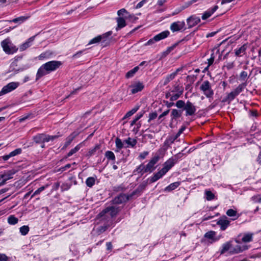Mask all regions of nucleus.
Here are the masks:
<instances>
[{"mask_svg":"<svg viewBox=\"0 0 261 261\" xmlns=\"http://www.w3.org/2000/svg\"><path fill=\"white\" fill-rule=\"evenodd\" d=\"M125 190V188L122 184L119 185V186H114L113 188V191L114 192H116L124 191Z\"/></svg>","mask_w":261,"mask_h":261,"instance_id":"obj_54","label":"nucleus"},{"mask_svg":"<svg viewBox=\"0 0 261 261\" xmlns=\"http://www.w3.org/2000/svg\"><path fill=\"white\" fill-rule=\"evenodd\" d=\"M115 143L117 149L115 151L116 152H119V150L123 147V143L122 142L121 140L118 137L116 138Z\"/></svg>","mask_w":261,"mask_h":261,"instance_id":"obj_41","label":"nucleus"},{"mask_svg":"<svg viewBox=\"0 0 261 261\" xmlns=\"http://www.w3.org/2000/svg\"><path fill=\"white\" fill-rule=\"evenodd\" d=\"M205 194L206 199L208 201L212 200L215 198V195L210 191H206Z\"/></svg>","mask_w":261,"mask_h":261,"instance_id":"obj_55","label":"nucleus"},{"mask_svg":"<svg viewBox=\"0 0 261 261\" xmlns=\"http://www.w3.org/2000/svg\"><path fill=\"white\" fill-rule=\"evenodd\" d=\"M148 179L147 180L143 181L140 185L138 187V188L142 192L146 187L148 184Z\"/></svg>","mask_w":261,"mask_h":261,"instance_id":"obj_62","label":"nucleus"},{"mask_svg":"<svg viewBox=\"0 0 261 261\" xmlns=\"http://www.w3.org/2000/svg\"><path fill=\"white\" fill-rule=\"evenodd\" d=\"M216 235V232L214 231H209L206 232L204 234V237L205 238L211 239L213 240L214 241H216L217 240V239H215L214 237Z\"/></svg>","mask_w":261,"mask_h":261,"instance_id":"obj_42","label":"nucleus"},{"mask_svg":"<svg viewBox=\"0 0 261 261\" xmlns=\"http://www.w3.org/2000/svg\"><path fill=\"white\" fill-rule=\"evenodd\" d=\"M81 148V144L77 145L74 148L70 150V151L67 153L66 158L71 156L73 154L78 151Z\"/></svg>","mask_w":261,"mask_h":261,"instance_id":"obj_46","label":"nucleus"},{"mask_svg":"<svg viewBox=\"0 0 261 261\" xmlns=\"http://www.w3.org/2000/svg\"><path fill=\"white\" fill-rule=\"evenodd\" d=\"M171 92H172V93H178L179 94H183L184 87L179 84L175 85L173 86V89L171 90Z\"/></svg>","mask_w":261,"mask_h":261,"instance_id":"obj_38","label":"nucleus"},{"mask_svg":"<svg viewBox=\"0 0 261 261\" xmlns=\"http://www.w3.org/2000/svg\"><path fill=\"white\" fill-rule=\"evenodd\" d=\"M139 66H136L132 70L128 71L125 75V77L127 79H129L132 77L134 76L135 73L139 70Z\"/></svg>","mask_w":261,"mask_h":261,"instance_id":"obj_39","label":"nucleus"},{"mask_svg":"<svg viewBox=\"0 0 261 261\" xmlns=\"http://www.w3.org/2000/svg\"><path fill=\"white\" fill-rule=\"evenodd\" d=\"M186 149V147L184 150H182L181 152H180L171 157V158L173 159V160L175 163V164L177 163L178 160L181 159L182 157L185 154V153H183V151Z\"/></svg>","mask_w":261,"mask_h":261,"instance_id":"obj_43","label":"nucleus"},{"mask_svg":"<svg viewBox=\"0 0 261 261\" xmlns=\"http://www.w3.org/2000/svg\"><path fill=\"white\" fill-rule=\"evenodd\" d=\"M180 182L179 181L173 182V183L170 184L167 187H166L165 188L164 191L166 192H171V191L175 190L176 188H177L180 185Z\"/></svg>","mask_w":261,"mask_h":261,"instance_id":"obj_33","label":"nucleus"},{"mask_svg":"<svg viewBox=\"0 0 261 261\" xmlns=\"http://www.w3.org/2000/svg\"><path fill=\"white\" fill-rule=\"evenodd\" d=\"M226 214L228 217H232L231 218L232 220H237L240 216L239 214H238L237 211L231 208L228 209L226 211Z\"/></svg>","mask_w":261,"mask_h":261,"instance_id":"obj_29","label":"nucleus"},{"mask_svg":"<svg viewBox=\"0 0 261 261\" xmlns=\"http://www.w3.org/2000/svg\"><path fill=\"white\" fill-rule=\"evenodd\" d=\"M105 156L109 160L115 161V155L112 151H107L105 153Z\"/></svg>","mask_w":261,"mask_h":261,"instance_id":"obj_49","label":"nucleus"},{"mask_svg":"<svg viewBox=\"0 0 261 261\" xmlns=\"http://www.w3.org/2000/svg\"><path fill=\"white\" fill-rule=\"evenodd\" d=\"M170 35V32L168 30H166L161 32L160 33L155 35L154 37L156 42L160 41L163 39H164L168 37Z\"/></svg>","mask_w":261,"mask_h":261,"instance_id":"obj_25","label":"nucleus"},{"mask_svg":"<svg viewBox=\"0 0 261 261\" xmlns=\"http://www.w3.org/2000/svg\"><path fill=\"white\" fill-rule=\"evenodd\" d=\"M101 145L99 144H96L93 148L89 149L88 152L86 154V157L89 158L92 155L95 154L96 152L98 153H101L102 150H101Z\"/></svg>","mask_w":261,"mask_h":261,"instance_id":"obj_19","label":"nucleus"},{"mask_svg":"<svg viewBox=\"0 0 261 261\" xmlns=\"http://www.w3.org/2000/svg\"><path fill=\"white\" fill-rule=\"evenodd\" d=\"M200 89L201 90L205 96L209 99L210 102L212 101L213 99L214 91L212 89L211 84L208 81H204L203 82L200 87Z\"/></svg>","mask_w":261,"mask_h":261,"instance_id":"obj_4","label":"nucleus"},{"mask_svg":"<svg viewBox=\"0 0 261 261\" xmlns=\"http://www.w3.org/2000/svg\"><path fill=\"white\" fill-rule=\"evenodd\" d=\"M166 173V172L162 169L158 172L154 173L152 176L149 178L148 180H149V183H153L162 178Z\"/></svg>","mask_w":261,"mask_h":261,"instance_id":"obj_17","label":"nucleus"},{"mask_svg":"<svg viewBox=\"0 0 261 261\" xmlns=\"http://www.w3.org/2000/svg\"><path fill=\"white\" fill-rule=\"evenodd\" d=\"M47 187V185H46V186H42L38 188L32 194V195L31 196V198H33L34 196L39 194L41 192L44 190Z\"/></svg>","mask_w":261,"mask_h":261,"instance_id":"obj_56","label":"nucleus"},{"mask_svg":"<svg viewBox=\"0 0 261 261\" xmlns=\"http://www.w3.org/2000/svg\"><path fill=\"white\" fill-rule=\"evenodd\" d=\"M130 199V198L129 197V195L121 193L115 197L112 201L114 204H119L123 202H126Z\"/></svg>","mask_w":261,"mask_h":261,"instance_id":"obj_9","label":"nucleus"},{"mask_svg":"<svg viewBox=\"0 0 261 261\" xmlns=\"http://www.w3.org/2000/svg\"><path fill=\"white\" fill-rule=\"evenodd\" d=\"M252 200L255 203H261V195H257L251 197Z\"/></svg>","mask_w":261,"mask_h":261,"instance_id":"obj_61","label":"nucleus"},{"mask_svg":"<svg viewBox=\"0 0 261 261\" xmlns=\"http://www.w3.org/2000/svg\"><path fill=\"white\" fill-rule=\"evenodd\" d=\"M175 164V163L173 161V159L170 158L164 163L162 169L167 173L174 166Z\"/></svg>","mask_w":261,"mask_h":261,"instance_id":"obj_21","label":"nucleus"},{"mask_svg":"<svg viewBox=\"0 0 261 261\" xmlns=\"http://www.w3.org/2000/svg\"><path fill=\"white\" fill-rule=\"evenodd\" d=\"M33 140L36 144H43L45 142H47L46 134H38L33 137Z\"/></svg>","mask_w":261,"mask_h":261,"instance_id":"obj_14","label":"nucleus"},{"mask_svg":"<svg viewBox=\"0 0 261 261\" xmlns=\"http://www.w3.org/2000/svg\"><path fill=\"white\" fill-rule=\"evenodd\" d=\"M214 50V49L212 50L213 53L211 55V58L207 60L208 67L212 65L214 63L215 58Z\"/></svg>","mask_w":261,"mask_h":261,"instance_id":"obj_58","label":"nucleus"},{"mask_svg":"<svg viewBox=\"0 0 261 261\" xmlns=\"http://www.w3.org/2000/svg\"><path fill=\"white\" fill-rule=\"evenodd\" d=\"M132 87L131 93L132 94H135L138 92L141 91L144 87V85L142 83L138 82L135 84L130 86Z\"/></svg>","mask_w":261,"mask_h":261,"instance_id":"obj_20","label":"nucleus"},{"mask_svg":"<svg viewBox=\"0 0 261 261\" xmlns=\"http://www.w3.org/2000/svg\"><path fill=\"white\" fill-rule=\"evenodd\" d=\"M248 249V247L245 245L239 244L234 247L231 246V249L230 251V254H238Z\"/></svg>","mask_w":261,"mask_h":261,"instance_id":"obj_15","label":"nucleus"},{"mask_svg":"<svg viewBox=\"0 0 261 261\" xmlns=\"http://www.w3.org/2000/svg\"><path fill=\"white\" fill-rule=\"evenodd\" d=\"M142 192L138 188H137L135 190H134L133 192H132L130 194H128L129 195V198L131 199H132L133 198V197L135 195H139L141 193H142Z\"/></svg>","mask_w":261,"mask_h":261,"instance_id":"obj_57","label":"nucleus"},{"mask_svg":"<svg viewBox=\"0 0 261 261\" xmlns=\"http://www.w3.org/2000/svg\"><path fill=\"white\" fill-rule=\"evenodd\" d=\"M117 14L119 17L127 19L128 17V12L124 8H123L118 11Z\"/></svg>","mask_w":261,"mask_h":261,"instance_id":"obj_44","label":"nucleus"},{"mask_svg":"<svg viewBox=\"0 0 261 261\" xmlns=\"http://www.w3.org/2000/svg\"><path fill=\"white\" fill-rule=\"evenodd\" d=\"M182 113V110L172 109L170 115L171 120H176L177 118L181 116Z\"/></svg>","mask_w":261,"mask_h":261,"instance_id":"obj_26","label":"nucleus"},{"mask_svg":"<svg viewBox=\"0 0 261 261\" xmlns=\"http://www.w3.org/2000/svg\"><path fill=\"white\" fill-rule=\"evenodd\" d=\"M123 142L127 144V147L130 146L131 147H135L137 143V141L136 139H132L130 137L124 140Z\"/></svg>","mask_w":261,"mask_h":261,"instance_id":"obj_36","label":"nucleus"},{"mask_svg":"<svg viewBox=\"0 0 261 261\" xmlns=\"http://www.w3.org/2000/svg\"><path fill=\"white\" fill-rule=\"evenodd\" d=\"M185 22L184 21H176L172 23L170 25V29L173 32L181 31L182 30H185Z\"/></svg>","mask_w":261,"mask_h":261,"instance_id":"obj_8","label":"nucleus"},{"mask_svg":"<svg viewBox=\"0 0 261 261\" xmlns=\"http://www.w3.org/2000/svg\"><path fill=\"white\" fill-rule=\"evenodd\" d=\"M200 18L195 15H192L187 19L188 28L194 27L200 22Z\"/></svg>","mask_w":261,"mask_h":261,"instance_id":"obj_12","label":"nucleus"},{"mask_svg":"<svg viewBox=\"0 0 261 261\" xmlns=\"http://www.w3.org/2000/svg\"><path fill=\"white\" fill-rule=\"evenodd\" d=\"M18 222L17 218L15 217L14 215H10L8 218V223L10 225H15Z\"/></svg>","mask_w":261,"mask_h":261,"instance_id":"obj_45","label":"nucleus"},{"mask_svg":"<svg viewBox=\"0 0 261 261\" xmlns=\"http://www.w3.org/2000/svg\"><path fill=\"white\" fill-rule=\"evenodd\" d=\"M253 233H245L242 238V241L244 243L250 242L252 241Z\"/></svg>","mask_w":261,"mask_h":261,"instance_id":"obj_37","label":"nucleus"},{"mask_svg":"<svg viewBox=\"0 0 261 261\" xmlns=\"http://www.w3.org/2000/svg\"><path fill=\"white\" fill-rule=\"evenodd\" d=\"M34 37H30L28 40L20 46V50L23 51L30 46L31 42L34 40Z\"/></svg>","mask_w":261,"mask_h":261,"instance_id":"obj_34","label":"nucleus"},{"mask_svg":"<svg viewBox=\"0 0 261 261\" xmlns=\"http://www.w3.org/2000/svg\"><path fill=\"white\" fill-rule=\"evenodd\" d=\"M79 135V133L76 132H74L72 133L66 139V142L64 144V145L63 147V149L66 148L68 146L73 139Z\"/></svg>","mask_w":261,"mask_h":261,"instance_id":"obj_22","label":"nucleus"},{"mask_svg":"<svg viewBox=\"0 0 261 261\" xmlns=\"http://www.w3.org/2000/svg\"><path fill=\"white\" fill-rule=\"evenodd\" d=\"M139 106H137L133 108L130 111L127 112L124 117V118H128L135 114L139 109Z\"/></svg>","mask_w":261,"mask_h":261,"instance_id":"obj_47","label":"nucleus"},{"mask_svg":"<svg viewBox=\"0 0 261 261\" xmlns=\"http://www.w3.org/2000/svg\"><path fill=\"white\" fill-rule=\"evenodd\" d=\"M145 165L144 164H140L139 166H138L135 170L133 171V173L136 174V173H140L141 175H142L145 173H147V172H145Z\"/></svg>","mask_w":261,"mask_h":261,"instance_id":"obj_35","label":"nucleus"},{"mask_svg":"<svg viewBox=\"0 0 261 261\" xmlns=\"http://www.w3.org/2000/svg\"><path fill=\"white\" fill-rule=\"evenodd\" d=\"M158 116V114L156 112L150 113L149 115V119L148 122H149L151 120L155 119Z\"/></svg>","mask_w":261,"mask_h":261,"instance_id":"obj_63","label":"nucleus"},{"mask_svg":"<svg viewBox=\"0 0 261 261\" xmlns=\"http://www.w3.org/2000/svg\"><path fill=\"white\" fill-rule=\"evenodd\" d=\"M231 242L229 241L224 244H223L222 246L221 250H220L221 254H224L226 251L231 250Z\"/></svg>","mask_w":261,"mask_h":261,"instance_id":"obj_30","label":"nucleus"},{"mask_svg":"<svg viewBox=\"0 0 261 261\" xmlns=\"http://www.w3.org/2000/svg\"><path fill=\"white\" fill-rule=\"evenodd\" d=\"M120 211V207L110 206L102 210L97 216L99 218H101V220H111L113 221V218L115 217Z\"/></svg>","mask_w":261,"mask_h":261,"instance_id":"obj_1","label":"nucleus"},{"mask_svg":"<svg viewBox=\"0 0 261 261\" xmlns=\"http://www.w3.org/2000/svg\"><path fill=\"white\" fill-rule=\"evenodd\" d=\"M49 73L48 71H47L46 69H45L44 64H43L38 70L37 74H36V81L38 80L39 79H40L41 77H42L44 75H45Z\"/></svg>","mask_w":261,"mask_h":261,"instance_id":"obj_24","label":"nucleus"},{"mask_svg":"<svg viewBox=\"0 0 261 261\" xmlns=\"http://www.w3.org/2000/svg\"><path fill=\"white\" fill-rule=\"evenodd\" d=\"M155 42H156V41L154 37H153L152 38L149 39L147 42H146L144 44V45L145 46L151 45L153 44L154 43H155Z\"/></svg>","mask_w":261,"mask_h":261,"instance_id":"obj_64","label":"nucleus"},{"mask_svg":"<svg viewBox=\"0 0 261 261\" xmlns=\"http://www.w3.org/2000/svg\"><path fill=\"white\" fill-rule=\"evenodd\" d=\"M124 19L125 18L121 17H118L116 18L117 23V27L116 29L117 31H118L126 26V23Z\"/></svg>","mask_w":261,"mask_h":261,"instance_id":"obj_28","label":"nucleus"},{"mask_svg":"<svg viewBox=\"0 0 261 261\" xmlns=\"http://www.w3.org/2000/svg\"><path fill=\"white\" fill-rule=\"evenodd\" d=\"M247 86V83L244 82L240 84L233 91L229 93L227 96L223 99V102L230 103L235 97L238 96Z\"/></svg>","mask_w":261,"mask_h":261,"instance_id":"obj_3","label":"nucleus"},{"mask_svg":"<svg viewBox=\"0 0 261 261\" xmlns=\"http://www.w3.org/2000/svg\"><path fill=\"white\" fill-rule=\"evenodd\" d=\"M175 78V74H168L164 79L163 82V86L166 85L168 84L171 81L173 80Z\"/></svg>","mask_w":261,"mask_h":261,"instance_id":"obj_50","label":"nucleus"},{"mask_svg":"<svg viewBox=\"0 0 261 261\" xmlns=\"http://www.w3.org/2000/svg\"><path fill=\"white\" fill-rule=\"evenodd\" d=\"M175 140L173 138H172L171 136H169L165 141L163 146V149L164 151L167 150L169 147H170V145L174 143Z\"/></svg>","mask_w":261,"mask_h":261,"instance_id":"obj_27","label":"nucleus"},{"mask_svg":"<svg viewBox=\"0 0 261 261\" xmlns=\"http://www.w3.org/2000/svg\"><path fill=\"white\" fill-rule=\"evenodd\" d=\"M19 85V83L18 82H11L3 87L2 92L7 94L16 89Z\"/></svg>","mask_w":261,"mask_h":261,"instance_id":"obj_13","label":"nucleus"},{"mask_svg":"<svg viewBox=\"0 0 261 261\" xmlns=\"http://www.w3.org/2000/svg\"><path fill=\"white\" fill-rule=\"evenodd\" d=\"M15 173V171L13 170L8 171L9 177H6L4 179H3L2 182H0V187L5 185L6 182V181H7L8 180L12 178H13L12 175L13 174H14Z\"/></svg>","mask_w":261,"mask_h":261,"instance_id":"obj_40","label":"nucleus"},{"mask_svg":"<svg viewBox=\"0 0 261 261\" xmlns=\"http://www.w3.org/2000/svg\"><path fill=\"white\" fill-rule=\"evenodd\" d=\"M19 231L22 235L25 236L29 231V227L27 225H23L19 228Z\"/></svg>","mask_w":261,"mask_h":261,"instance_id":"obj_51","label":"nucleus"},{"mask_svg":"<svg viewBox=\"0 0 261 261\" xmlns=\"http://www.w3.org/2000/svg\"><path fill=\"white\" fill-rule=\"evenodd\" d=\"M230 221L225 216L220 217L217 222V224L220 227L221 230H225L229 225Z\"/></svg>","mask_w":261,"mask_h":261,"instance_id":"obj_10","label":"nucleus"},{"mask_svg":"<svg viewBox=\"0 0 261 261\" xmlns=\"http://www.w3.org/2000/svg\"><path fill=\"white\" fill-rule=\"evenodd\" d=\"M29 18V17L27 16H20L17 18H15L12 20H9V22H14L17 23L18 24H20L25 21H26Z\"/></svg>","mask_w":261,"mask_h":261,"instance_id":"obj_31","label":"nucleus"},{"mask_svg":"<svg viewBox=\"0 0 261 261\" xmlns=\"http://www.w3.org/2000/svg\"><path fill=\"white\" fill-rule=\"evenodd\" d=\"M182 94H179L178 93H175V94L172 93V96L170 97V100L171 101H175L177 100Z\"/></svg>","mask_w":261,"mask_h":261,"instance_id":"obj_60","label":"nucleus"},{"mask_svg":"<svg viewBox=\"0 0 261 261\" xmlns=\"http://www.w3.org/2000/svg\"><path fill=\"white\" fill-rule=\"evenodd\" d=\"M1 45L4 51L7 54H13L18 50V48L14 45L8 38L2 41Z\"/></svg>","mask_w":261,"mask_h":261,"instance_id":"obj_5","label":"nucleus"},{"mask_svg":"<svg viewBox=\"0 0 261 261\" xmlns=\"http://www.w3.org/2000/svg\"><path fill=\"white\" fill-rule=\"evenodd\" d=\"M159 160L160 156L159 155H156L152 158L149 163L145 166V172L149 173L153 172L155 169L154 165L158 163Z\"/></svg>","mask_w":261,"mask_h":261,"instance_id":"obj_7","label":"nucleus"},{"mask_svg":"<svg viewBox=\"0 0 261 261\" xmlns=\"http://www.w3.org/2000/svg\"><path fill=\"white\" fill-rule=\"evenodd\" d=\"M22 149L20 148H17L15 149L14 150L11 151L10 153V154L11 157L14 156L15 155H18L21 153Z\"/></svg>","mask_w":261,"mask_h":261,"instance_id":"obj_59","label":"nucleus"},{"mask_svg":"<svg viewBox=\"0 0 261 261\" xmlns=\"http://www.w3.org/2000/svg\"><path fill=\"white\" fill-rule=\"evenodd\" d=\"M95 182V178L93 177H89L86 180V184L87 187L91 188Z\"/></svg>","mask_w":261,"mask_h":261,"instance_id":"obj_48","label":"nucleus"},{"mask_svg":"<svg viewBox=\"0 0 261 261\" xmlns=\"http://www.w3.org/2000/svg\"><path fill=\"white\" fill-rule=\"evenodd\" d=\"M218 9V6L217 5L215 6L212 8L209 9L206 11H205L202 16L201 18L202 20H206L209 17H210Z\"/></svg>","mask_w":261,"mask_h":261,"instance_id":"obj_18","label":"nucleus"},{"mask_svg":"<svg viewBox=\"0 0 261 261\" xmlns=\"http://www.w3.org/2000/svg\"><path fill=\"white\" fill-rule=\"evenodd\" d=\"M247 48V44H244L239 48H236L234 50L235 55L237 57H242L246 54Z\"/></svg>","mask_w":261,"mask_h":261,"instance_id":"obj_23","label":"nucleus"},{"mask_svg":"<svg viewBox=\"0 0 261 261\" xmlns=\"http://www.w3.org/2000/svg\"><path fill=\"white\" fill-rule=\"evenodd\" d=\"M248 78V74L246 71H243L240 73L239 80L242 81H245V82H247V80Z\"/></svg>","mask_w":261,"mask_h":261,"instance_id":"obj_52","label":"nucleus"},{"mask_svg":"<svg viewBox=\"0 0 261 261\" xmlns=\"http://www.w3.org/2000/svg\"><path fill=\"white\" fill-rule=\"evenodd\" d=\"M106 221H107L106 224H105L103 226H100L97 228L96 231L98 235L104 232L110 227L113 226L114 223L113 221L108 220Z\"/></svg>","mask_w":261,"mask_h":261,"instance_id":"obj_16","label":"nucleus"},{"mask_svg":"<svg viewBox=\"0 0 261 261\" xmlns=\"http://www.w3.org/2000/svg\"><path fill=\"white\" fill-rule=\"evenodd\" d=\"M183 40H180L178 42L174 43L172 46L168 47L167 49L162 53V57H165L167 56L171 51H172Z\"/></svg>","mask_w":261,"mask_h":261,"instance_id":"obj_32","label":"nucleus"},{"mask_svg":"<svg viewBox=\"0 0 261 261\" xmlns=\"http://www.w3.org/2000/svg\"><path fill=\"white\" fill-rule=\"evenodd\" d=\"M112 31H109L101 35H98L93 38L88 43V44H92L101 42V45L104 47L109 45L110 43L109 37L112 35Z\"/></svg>","mask_w":261,"mask_h":261,"instance_id":"obj_2","label":"nucleus"},{"mask_svg":"<svg viewBox=\"0 0 261 261\" xmlns=\"http://www.w3.org/2000/svg\"><path fill=\"white\" fill-rule=\"evenodd\" d=\"M184 110L186 111V116H192L196 111L195 106L190 101L186 102V106L184 107Z\"/></svg>","mask_w":261,"mask_h":261,"instance_id":"obj_11","label":"nucleus"},{"mask_svg":"<svg viewBox=\"0 0 261 261\" xmlns=\"http://www.w3.org/2000/svg\"><path fill=\"white\" fill-rule=\"evenodd\" d=\"M186 103L184 100H179L176 101L175 103V106L178 109H183L182 111L184 110V107L186 106Z\"/></svg>","mask_w":261,"mask_h":261,"instance_id":"obj_53","label":"nucleus"},{"mask_svg":"<svg viewBox=\"0 0 261 261\" xmlns=\"http://www.w3.org/2000/svg\"><path fill=\"white\" fill-rule=\"evenodd\" d=\"M62 65V62L59 61H51L44 64L47 71L49 73L58 69Z\"/></svg>","mask_w":261,"mask_h":261,"instance_id":"obj_6","label":"nucleus"}]
</instances>
